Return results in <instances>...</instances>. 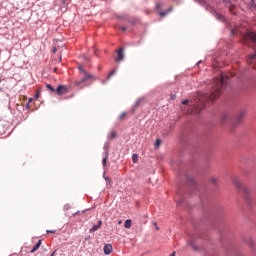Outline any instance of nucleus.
<instances>
[{
  "instance_id": "f257e3e1",
  "label": "nucleus",
  "mask_w": 256,
  "mask_h": 256,
  "mask_svg": "<svg viewBox=\"0 0 256 256\" xmlns=\"http://www.w3.org/2000/svg\"><path fill=\"white\" fill-rule=\"evenodd\" d=\"M225 85V76H223V74H221L220 78H215L210 94L199 93L197 95L195 101L197 109H199V107H205V103H207L208 100L213 101L218 97H221Z\"/></svg>"
},
{
  "instance_id": "f03ea898",
  "label": "nucleus",
  "mask_w": 256,
  "mask_h": 256,
  "mask_svg": "<svg viewBox=\"0 0 256 256\" xmlns=\"http://www.w3.org/2000/svg\"><path fill=\"white\" fill-rule=\"evenodd\" d=\"M78 68H79L81 75H83L84 77L81 79L80 82H76L77 85H81V83H85V81H89V79H91L93 77V75H91V74L87 73V71H85V68L83 67V65H79Z\"/></svg>"
},
{
  "instance_id": "7ed1b4c3",
  "label": "nucleus",
  "mask_w": 256,
  "mask_h": 256,
  "mask_svg": "<svg viewBox=\"0 0 256 256\" xmlns=\"http://www.w3.org/2000/svg\"><path fill=\"white\" fill-rule=\"evenodd\" d=\"M56 93L57 95H67V93H69V89L67 88V86L60 85L57 87Z\"/></svg>"
},
{
  "instance_id": "20e7f679",
  "label": "nucleus",
  "mask_w": 256,
  "mask_h": 256,
  "mask_svg": "<svg viewBox=\"0 0 256 256\" xmlns=\"http://www.w3.org/2000/svg\"><path fill=\"white\" fill-rule=\"evenodd\" d=\"M244 41H252L253 43H255V41H256V34L254 32H247L244 35Z\"/></svg>"
},
{
  "instance_id": "39448f33",
  "label": "nucleus",
  "mask_w": 256,
  "mask_h": 256,
  "mask_svg": "<svg viewBox=\"0 0 256 256\" xmlns=\"http://www.w3.org/2000/svg\"><path fill=\"white\" fill-rule=\"evenodd\" d=\"M125 57V54L123 53V48H119L117 51V57L115 58L116 63H121Z\"/></svg>"
},
{
  "instance_id": "423d86ee",
  "label": "nucleus",
  "mask_w": 256,
  "mask_h": 256,
  "mask_svg": "<svg viewBox=\"0 0 256 256\" xmlns=\"http://www.w3.org/2000/svg\"><path fill=\"white\" fill-rule=\"evenodd\" d=\"M103 251L106 255H111V253H113V245L111 244H105Z\"/></svg>"
},
{
  "instance_id": "0eeeda50",
  "label": "nucleus",
  "mask_w": 256,
  "mask_h": 256,
  "mask_svg": "<svg viewBox=\"0 0 256 256\" xmlns=\"http://www.w3.org/2000/svg\"><path fill=\"white\" fill-rule=\"evenodd\" d=\"M101 225H103V222L100 220L98 221V224L94 225L89 232L90 233H95V231H99V228L101 227Z\"/></svg>"
},
{
  "instance_id": "6e6552de",
  "label": "nucleus",
  "mask_w": 256,
  "mask_h": 256,
  "mask_svg": "<svg viewBox=\"0 0 256 256\" xmlns=\"http://www.w3.org/2000/svg\"><path fill=\"white\" fill-rule=\"evenodd\" d=\"M41 243L42 240H38V242L36 243V245L32 248V250L30 251V253H35V251L39 250V247H41Z\"/></svg>"
},
{
  "instance_id": "1a4fd4ad",
  "label": "nucleus",
  "mask_w": 256,
  "mask_h": 256,
  "mask_svg": "<svg viewBox=\"0 0 256 256\" xmlns=\"http://www.w3.org/2000/svg\"><path fill=\"white\" fill-rule=\"evenodd\" d=\"M245 117V111H241L237 117H236V121L237 123H240V121Z\"/></svg>"
},
{
  "instance_id": "9d476101",
  "label": "nucleus",
  "mask_w": 256,
  "mask_h": 256,
  "mask_svg": "<svg viewBox=\"0 0 256 256\" xmlns=\"http://www.w3.org/2000/svg\"><path fill=\"white\" fill-rule=\"evenodd\" d=\"M188 245L190 246V247H192V249L194 250V251H197L199 248H197V246L195 245V241L193 240V239H190L189 241H188Z\"/></svg>"
},
{
  "instance_id": "9b49d317",
  "label": "nucleus",
  "mask_w": 256,
  "mask_h": 256,
  "mask_svg": "<svg viewBox=\"0 0 256 256\" xmlns=\"http://www.w3.org/2000/svg\"><path fill=\"white\" fill-rule=\"evenodd\" d=\"M246 243L249 245V247H251V249H255V241H253L251 238H248Z\"/></svg>"
},
{
  "instance_id": "f8f14e48",
  "label": "nucleus",
  "mask_w": 256,
  "mask_h": 256,
  "mask_svg": "<svg viewBox=\"0 0 256 256\" xmlns=\"http://www.w3.org/2000/svg\"><path fill=\"white\" fill-rule=\"evenodd\" d=\"M131 225H132L131 220L128 219V220L125 221L124 226H125L126 229H131Z\"/></svg>"
},
{
  "instance_id": "ddd939ff",
  "label": "nucleus",
  "mask_w": 256,
  "mask_h": 256,
  "mask_svg": "<svg viewBox=\"0 0 256 256\" xmlns=\"http://www.w3.org/2000/svg\"><path fill=\"white\" fill-rule=\"evenodd\" d=\"M210 183L212 185H217V183H219V180L217 178H215V177H211L210 178Z\"/></svg>"
},
{
  "instance_id": "4468645a",
  "label": "nucleus",
  "mask_w": 256,
  "mask_h": 256,
  "mask_svg": "<svg viewBox=\"0 0 256 256\" xmlns=\"http://www.w3.org/2000/svg\"><path fill=\"white\" fill-rule=\"evenodd\" d=\"M132 161H133V163H137V161H139V155L133 154L132 155Z\"/></svg>"
},
{
  "instance_id": "2eb2a0df",
  "label": "nucleus",
  "mask_w": 256,
  "mask_h": 256,
  "mask_svg": "<svg viewBox=\"0 0 256 256\" xmlns=\"http://www.w3.org/2000/svg\"><path fill=\"white\" fill-rule=\"evenodd\" d=\"M170 11H171V8H169L168 10H166L165 12H159V15L161 16V17H165V15H167V13H170Z\"/></svg>"
},
{
  "instance_id": "dca6fc26",
  "label": "nucleus",
  "mask_w": 256,
  "mask_h": 256,
  "mask_svg": "<svg viewBox=\"0 0 256 256\" xmlns=\"http://www.w3.org/2000/svg\"><path fill=\"white\" fill-rule=\"evenodd\" d=\"M125 117H127V112L121 113L120 116H119V120L123 121V119H125Z\"/></svg>"
},
{
  "instance_id": "f3484780",
  "label": "nucleus",
  "mask_w": 256,
  "mask_h": 256,
  "mask_svg": "<svg viewBox=\"0 0 256 256\" xmlns=\"http://www.w3.org/2000/svg\"><path fill=\"white\" fill-rule=\"evenodd\" d=\"M47 89H49V91H52V93H56L55 88H53V86H51L50 84L46 85Z\"/></svg>"
},
{
  "instance_id": "a211bd4d",
  "label": "nucleus",
  "mask_w": 256,
  "mask_h": 256,
  "mask_svg": "<svg viewBox=\"0 0 256 256\" xmlns=\"http://www.w3.org/2000/svg\"><path fill=\"white\" fill-rule=\"evenodd\" d=\"M39 97H41V89L36 91L35 99H39Z\"/></svg>"
},
{
  "instance_id": "6ab92c4d",
  "label": "nucleus",
  "mask_w": 256,
  "mask_h": 256,
  "mask_svg": "<svg viewBox=\"0 0 256 256\" xmlns=\"http://www.w3.org/2000/svg\"><path fill=\"white\" fill-rule=\"evenodd\" d=\"M233 183L236 187H241V182H239L237 179H234Z\"/></svg>"
},
{
  "instance_id": "aec40b11",
  "label": "nucleus",
  "mask_w": 256,
  "mask_h": 256,
  "mask_svg": "<svg viewBox=\"0 0 256 256\" xmlns=\"http://www.w3.org/2000/svg\"><path fill=\"white\" fill-rule=\"evenodd\" d=\"M163 7V4L161 2L156 3V10L159 11Z\"/></svg>"
},
{
  "instance_id": "412c9836",
  "label": "nucleus",
  "mask_w": 256,
  "mask_h": 256,
  "mask_svg": "<svg viewBox=\"0 0 256 256\" xmlns=\"http://www.w3.org/2000/svg\"><path fill=\"white\" fill-rule=\"evenodd\" d=\"M113 75H115V70H112L109 74L107 79H111L113 77Z\"/></svg>"
},
{
  "instance_id": "4be33fe9",
  "label": "nucleus",
  "mask_w": 256,
  "mask_h": 256,
  "mask_svg": "<svg viewBox=\"0 0 256 256\" xmlns=\"http://www.w3.org/2000/svg\"><path fill=\"white\" fill-rule=\"evenodd\" d=\"M103 167H107V156L102 160Z\"/></svg>"
},
{
  "instance_id": "5701e85b",
  "label": "nucleus",
  "mask_w": 256,
  "mask_h": 256,
  "mask_svg": "<svg viewBox=\"0 0 256 256\" xmlns=\"http://www.w3.org/2000/svg\"><path fill=\"white\" fill-rule=\"evenodd\" d=\"M160 145H161V140L157 139L155 143V147L159 148Z\"/></svg>"
},
{
  "instance_id": "b1692460",
  "label": "nucleus",
  "mask_w": 256,
  "mask_h": 256,
  "mask_svg": "<svg viewBox=\"0 0 256 256\" xmlns=\"http://www.w3.org/2000/svg\"><path fill=\"white\" fill-rule=\"evenodd\" d=\"M115 137H117V133L112 132V133H111V138H112V139H115Z\"/></svg>"
},
{
  "instance_id": "393cba45",
  "label": "nucleus",
  "mask_w": 256,
  "mask_h": 256,
  "mask_svg": "<svg viewBox=\"0 0 256 256\" xmlns=\"http://www.w3.org/2000/svg\"><path fill=\"white\" fill-rule=\"evenodd\" d=\"M176 98H177V95H175V94L170 95V99H176Z\"/></svg>"
},
{
  "instance_id": "a878e982",
  "label": "nucleus",
  "mask_w": 256,
  "mask_h": 256,
  "mask_svg": "<svg viewBox=\"0 0 256 256\" xmlns=\"http://www.w3.org/2000/svg\"><path fill=\"white\" fill-rule=\"evenodd\" d=\"M189 103V100H183L182 105H187Z\"/></svg>"
},
{
  "instance_id": "bb28decb",
  "label": "nucleus",
  "mask_w": 256,
  "mask_h": 256,
  "mask_svg": "<svg viewBox=\"0 0 256 256\" xmlns=\"http://www.w3.org/2000/svg\"><path fill=\"white\" fill-rule=\"evenodd\" d=\"M46 232H47V233H53V234H55V233H56V231H55V230H47Z\"/></svg>"
},
{
  "instance_id": "cd10ccee",
  "label": "nucleus",
  "mask_w": 256,
  "mask_h": 256,
  "mask_svg": "<svg viewBox=\"0 0 256 256\" xmlns=\"http://www.w3.org/2000/svg\"><path fill=\"white\" fill-rule=\"evenodd\" d=\"M250 59H256V54L250 55Z\"/></svg>"
},
{
  "instance_id": "c85d7f7f",
  "label": "nucleus",
  "mask_w": 256,
  "mask_h": 256,
  "mask_svg": "<svg viewBox=\"0 0 256 256\" xmlns=\"http://www.w3.org/2000/svg\"><path fill=\"white\" fill-rule=\"evenodd\" d=\"M120 29H121L122 31H127V28H126V27H120Z\"/></svg>"
},
{
  "instance_id": "c756f323",
  "label": "nucleus",
  "mask_w": 256,
  "mask_h": 256,
  "mask_svg": "<svg viewBox=\"0 0 256 256\" xmlns=\"http://www.w3.org/2000/svg\"><path fill=\"white\" fill-rule=\"evenodd\" d=\"M55 253H57V250H54L53 253L50 256H54Z\"/></svg>"
},
{
  "instance_id": "7c9ffc66",
  "label": "nucleus",
  "mask_w": 256,
  "mask_h": 256,
  "mask_svg": "<svg viewBox=\"0 0 256 256\" xmlns=\"http://www.w3.org/2000/svg\"><path fill=\"white\" fill-rule=\"evenodd\" d=\"M233 7H235L234 5L230 6V11H233Z\"/></svg>"
},
{
  "instance_id": "2f4dec72",
  "label": "nucleus",
  "mask_w": 256,
  "mask_h": 256,
  "mask_svg": "<svg viewBox=\"0 0 256 256\" xmlns=\"http://www.w3.org/2000/svg\"><path fill=\"white\" fill-rule=\"evenodd\" d=\"M32 101H33V98H29L28 103H32Z\"/></svg>"
},
{
  "instance_id": "473e14b6",
  "label": "nucleus",
  "mask_w": 256,
  "mask_h": 256,
  "mask_svg": "<svg viewBox=\"0 0 256 256\" xmlns=\"http://www.w3.org/2000/svg\"><path fill=\"white\" fill-rule=\"evenodd\" d=\"M146 13H147V15H150L151 11H149V10H146Z\"/></svg>"
},
{
  "instance_id": "72a5a7b5",
  "label": "nucleus",
  "mask_w": 256,
  "mask_h": 256,
  "mask_svg": "<svg viewBox=\"0 0 256 256\" xmlns=\"http://www.w3.org/2000/svg\"><path fill=\"white\" fill-rule=\"evenodd\" d=\"M53 53H57V49L56 48H53Z\"/></svg>"
},
{
  "instance_id": "f704fd0d",
  "label": "nucleus",
  "mask_w": 256,
  "mask_h": 256,
  "mask_svg": "<svg viewBox=\"0 0 256 256\" xmlns=\"http://www.w3.org/2000/svg\"><path fill=\"white\" fill-rule=\"evenodd\" d=\"M106 181L109 182V183H111V179H109V178H106Z\"/></svg>"
},
{
  "instance_id": "c9c22d12",
  "label": "nucleus",
  "mask_w": 256,
  "mask_h": 256,
  "mask_svg": "<svg viewBox=\"0 0 256 256\" xmlns=\"http://www.w3.org/2000/svg\"><path fill=\"white\" fill-rule=\"evenodd\" d=\"M118 223H119V225H121V223H123V221L119 220V222H118Z\"/></svg>"
}]
</instances>
